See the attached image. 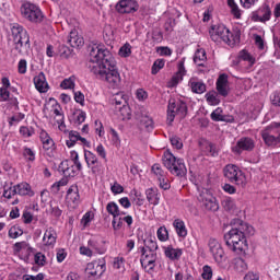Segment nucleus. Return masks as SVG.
Here are the masks:
<instances>
[{
  "label": "nucleus",
  "instance_id": "1",
  "mask_svg": "<svg viewBox=\"0 0 280 280\" xmlns=\"http://www.w3.org/2000/svg\"><path fill=\"white\" fill-rule=\"evenodd\" d=\"M90 71L96 75L98 80L107 82L110 89H119V84H121V75L115 67L113 55L106 46L102 44H94L91 46Z\"/></svg>",
  "mask_w": 280,
  "mask_h": 280
},
{
  "label": "nucleus",
  "instance_id": "2",
  "mask_svg": "<svg viewBox=\"0 0 280 280\" xmlns=\"http://www.w3.org/2000/svg\"><path fill=\"white\" fill-rule=\"evenodd\" d=\"M246 235H255V228L245 222L234 225L228 233L224 234V242L228 249L234 255L241 257L246 256L248 252V241Z\"/></svg>",
  "mask_w": 280,
  "mask_h": 280
},
{
  "label": "nucleus",
  "instance_id": "3",
  "mask_svg": "<svg viewBox=\"0 0 280 280\" xmlns=\"http://www.w3.org/2000/svg\"><path fill=\"white\" fill-rule=\"evenodd\" d=\"M210 38L213 43H225L229 47H235L240 43L242 33L240 30L230 31L224 25H213L210 31Z\"/></svg>",
  "mask_w": 280,
  "mask_h": 280
},
{
  "label": "nucleus",
  "instance_id": "4",
  "mask_svg": "<svg viewBox=\"0 0 280 280\" xmlns=\"http://www.w3.org/2000/svg\"><path fill=\"white\" fill-rule=\"evenodd\" d=\"M12 38L15 45V50L20 56L30 54V35L27 31L20 24H13L11 27Z\"/></svg>",
  "mask_w": 280,
  "mask_h": 280
},
{
  "label": "nucleus",
  "instance_id": "5",
  "mask_svg": "<svg viewBox=\"0 0 280 280\" xmlns=\"http://www.w3.org/2000/svg\"><path fill=\"white\" fill-rule=\"evenodd\" d=\"M163 164L174 176H185L187 174L185 161L183 159H176L170 151L164 152Z\"/></svg>",
  "mask_w": 280,
  "mask_h": 280
},
{
  "label": "nucleus",
  "instance_id": "6",
  "mask_svg": "<svg viewBox=\"0 0 280 280\" xmlns=\"http://www.w3.org/2000/svg\"><path fill=\"white\" fill-rule=\"evenodd\" d=\"M261 138L266 145L277 148L280 145V122H271L261 130Z\"/></svg>",
  "mask_w": 280,
  "mask_h": 280
},
{
  "label": "nucleus",
  "instance_id": "7",
  "mask_svg": "<svg viewBox=\"0 0 280 280\" xmlns=\"http://www.w3.org/2000/svg\"><path fill=\"white\" fill-rule=\"evenodd\" d=\"M187 116V104L183 101L170 100L166 121L172 125L176 117L178 119H185Z\"/></svg>",
  "mask_w": 280,
  "mask_h": 280
},
{
  "label": "nucleus",
  "instance_id": "8",
  "mask_svg": "<svg viewBox=\"0 0 280 280\" xmlns=\"http://www.w3.org/2000/svg\"><path fill=\"white\" fill-rule=\"evenodd\" d=\"M223 174L230 183L237 185L238 187H246V175L240 166L235 164H228L223 168Z\"/></svg>",
  "mask_w": 280,
  "mask_h": 280
},
{
  "label": "nucleus",
  "instance_id": "9",
  "mask_svg": "<svg viewBox=\"0 0 280 280\" xmlns=\"http://www.w3.org/2000/svg\"><path fill=\"white\" fill-rule=\"evenodd\" d=\"M20 10L22 16L31 23H43V20L45 19L40 8L32 2H24Z\"/></svg>",
  "mask_w": 280,
  "mask_h": 280
},
{
  "label": "nucleus",
  "instance_id": "10",
  "mask_svg": "<svg viewBox=\"0 0 280 280\" xmlns=\"http://www.w3.org/2000/svg\"><path fill=\"white\" fill-rule=\"evenodd\" d=\"M198 201L207 209L208 211H218L220 206L218 205V200L211 194V190L207 188H202L199 190Z\"/></svg>",
  "mask_w": 280,
  "mask_h": 280
},
{
  "label": "nucleus",
  "instance_id": "11",
  "mask_svg": "<svg viewBox=\"0 0 280 280\" xmlns=\"http://www.w3.org/2000/svg\"><path fill=\"white\" fill-rule=\"evenodd\" d=\"M156 252H148L145 247H141L140 264L145 272H154V268H156Z\"/></svg>",
  "mask_w": 280,
  "mask_h": 280
},
{
  "label": "nucleus",
  "instance_id": "12",
  "mask_svg": "<svg viewBox=\"0 0 280 280\" xmlns=\"http://www.w3.org/2000/svg\"><path fill=\"white\" fill-rule=\"evenodd\" d=\"M208 248L210 255H212L214 261L217 264H224L226 261V254L224 253V248L222 244L215 238H210L208 241Z\"/></svg>",
  "mask_w": 280,
  "mask_h": 280
},
{
  "label": "nucleus",
  "instance_id": "13",
  "mask_svg": "<svg viewBox=\"0 0 280 280\" xmlns=\"http://www.w3.org/2000/svg\"><path fill=\"white\" fill-rule=\"evenodd\" d=\"M89 279H100L106 272V264L102 261L89 262L85 268Z\"/></svg>",
  "mask_w": 280,
  "mask_h": 280
},
{
  "label": "nucleus",
  "instance_id": "14",
  "mask_svg": "<svg viewBox=\"0 0 280 280\" xmlns=\"http://www.w3.org/2000/svg\"><path fill=\"white\" fill-rule=\"evenodd\" d=\"M272 18V9L270 5L262 4L258 10L252 13V21L255 23H267Z\"/></svg>",
  "mask_w": 280,
  "mask_h": 280
},
{
  "label": "nucleus",
  "instance_id": "15",
  "mask_svg": "<svg viewBox=\"0 0 280 280\" xmlns=\"http://www.w3.org/2000/svg\"><path fill=\"white\" fill-rule=\"evenodd\" d=\"M255 149V140L253 138H241L237 142L236 145L232 148V152L234 154H242L243 152H250Z\"/></svg>",
  "mask_w": 280,
  "mask_h": 280
},
{
  "label": "nucleus",
  "instance_id": "16",
  "mask_svg": "<svg viewBox=\"0 0 280 280\" xmlns=\"http://www.w3.org/2000/svg\"><path fill=\"white\" fill-rule=\"evenodd\" d=\"M39 139L43 145V150L49 155L54 156V150H56V142L51 139V136L45 130L39 132Z\"/></svg>",
  "mask_w": 280,
  "mask_h": 280
},
{
  "label": "nucleus",
  "instance_id": "17",
  "mask_svg": "<svg viewBox=\"0 0 280 280\" xmlns=\"http://www.w3.org/2000/svg\"><path fill=\"white\" fill-rule=\"evenodd\" d=\"M84 159L88 167L92 170L93 174H102V164L97 160V155L91 151H84Z\"/></svg>",
  "mask_w": 280,
  "mask_h": 280
},
{
  "label": "nucleus",
  "instance_id": "18",
  "mask_svg": "<svg viewBox=\"0 0 280 280\" xmlns=\"http://www.w3.org/2000/svg\"><path fill=\"white\" fill-rule=\"evenodd\" d=\"M139 5L135 0H120L116 4V10L119 14H130L132 12H137Z\"/></svg>",
  "mask_w": 280,
  "mask_h": 280
},
{
  "label": "nucleus",
  "instance_id": "19",
  "mask_svg": "<svg viewBox=\"0 0 280 280\" xmlns=\"http://www.w3.org/2000/svg\"><path fill=\"white\" fill-rule=\"evenodd\" d=\"M66 200L68 205H72V207H78L80 205V189L78 186L72 185L69 187L66 195Z\"/></svg>",
  "mask_w": 280,
  "mask_h": 280
},
{
  "label": "nucleus",
  "instance_id": "20",
  "mask_svg": "<svg viewBox=\"0 0 280 280\" xmlns=\"http://www.w3.org/2000/svg\"><path fill=\"white\" fill-rule=\"evenodd\" d=\"M56 240H58V234L54 228L46 229L43 236V245L47 248H54L56 246Z\"/></svg>",
  "mask_w": 280,
  "mask_h": 280
},
{
  "label": "nucleus",
  "instance_id": "21",
  "mask_svg": "<svg viewBox=\"0 0 280 280\" xmlns=\"http://www.w3.org/2000/svg\"><path fill=\"white\" fill-rule=\"evenodd\" d=\"M35 89L39 93H47L49 91V83H47V78L45 77L44 72H39L34 79H33Z\"/></svg>",
  "mask_w": 280,
  "mask_h": 280
},
{
  "label": "nucleus",
  "instance_id": "22",
  "mask_svg": "<svg viewBox=\"0 0 280 280\" xmlns=\"http://www.w3.org/2000/svg\"><path fill=\"white\" fill-rule=\"evenodd\" d=\"M217 91L222 97L229 95V77L226 74H221L217 80Z\"/></svg>",
  "mask_w": 280,
  "mask_h": 280
},
{
  "label": "nucleus",
  "instance_id": "23",
  "mask_svg": "<svg viewBox=\"0 0 280 280\" xmlns=\"http://www.w3.org/2000/svg\"><path fill=\"white\" fill-rule=\"evenodd\" d=\"M164 255L171 261H178V259H180V257H183V249L174 248V246L168 245L167 247H164Z\"/></svg>",
  "mask_w": 280,
  "mask_h": 280
},
{
  "label": "nucleus",
  "instance_id": "24",
  "mask_svg": "<svg viewBox=\"0 0 280 280\" xmlns=\"http://www.w3.org/2000/svg\"><path fill=\"white\" fill-rule=\"evenodd\" d=\"M55 115V120L58 124V128L61 132L67 130V125H65V114H62L60 105L56 104L52 110Z\"/></svg>",
  "mask_w": 280,
  "mask_h": 280
},
{
  "label": "nucleus",
  "instance_id": "25",
  "mask_svg": "<svg viewBox=\"0 0 280 280\" xmlns=\"http://www.w3.org/2000/svg\"><path fill=\"white\" fill-rule=\"evenodd\" d=\"M88 246L94 255H104V253H106V247L104 246V244L95 238L89 240Z\"/></svg>",
  "mask_w": 280,
  "mask_h": 280
},
{
  "label": "nucleus",
  "instance_id": "26",
  "mask_svg": "<svg viewBox=\"0 0 280 280\" xmlns=\"http://www.w3.org/2000/svg\"><path fill=\"white\" fill-rule=\"evenodd\" d=\"M67 43L72 47H82L84 45V38L78 34V31L70 32Z\"/></svg>",
  "mask_w": 280,
  "mask_h": 280
},
{
  "label": "nucleus",
  "instance_id": "27",
  "mask_svg": "<svg viewBox=\"0 0 280 280\" xmlns=\"http://www.w3.org/2000/svg\"><path fill=\"white\" fill-rule=\"evenodd\" d=\"M145 196L148 202H150V205H153L154 207H156V205H159L161 200V194L159 192V188H148L145 190Z\"/></svg>",
  "mask_w": 280,
  "mask_h": 280
},
{
  "label": "nucleus",
  "instance_id": "28",
  "mask_svg": "<svg viewBox=\"0 0 280 280\" xmlns=\"http://www.w3.org/2000/svg\"><path fill=\"white\" fill-rule=\"evenodd\" d=\"M173 226L178 237H183V238L187 237V226L185 225V221L180 219H175L173 222Z\"/></svg>",
  "mask_w": 280,
  "mask_h": 280
},
{
  "label": "nucleus",
  "instance_id": "29",
  "mask_svg": "<svg viewBox=\"0 0 280 280\" xmlns=\"http://www.w3.org/2000/svg\"><path fill=\"white\" fill-rule=\"evenodd\" d=\"M15 189L18 191V196H34V191L32 190V186L27 183H20L15 185Z\"/></svg>",
  "mask_w": 280,
  "mask_h": 280
},
{
  "label": "nucleus",
  "instance_id": "30",
  "mask_svg": "<svg viewBox=\"0 0 280 280\" xmlns=\"http://www.w3.org/2000/svg\"><path fill=\"white\" fill-rule=\"evenodd\" d=\"M194 62L197 67H205V62H207V51L200 48L195 52Z\"/></svg>",
  "mask_w": 280,
  "mask_h": 280
},
{
  "label": "nucleus",
  "instance_id": "31",
  "mask_svg": "<svg viewBox=\"0 0 280 280\" xmlns=\"http://www.w3.org/2000/svg\"><path fill=\"white\" fill-rule=\"evenodd\" d=\"M222 207L225 211H230L231 213H235L237 211V206L235 205V199L231 197H226L222 201Z\"/></svg>",
  "mask_w": 280,
  "mask_h": 280
},
{
  "label": "nucleus",
  "instance_id": "32",
  "mask_svg": "<svg viewBox=\"0 0 280 280\" xmlns=\"http://www.w3.org/2000/svg\"><path fill=\"white\" fill-rule=\"evenodd\" d=\"M106 211L107 213L113 215V218H115V215H126V212H119V206H117L115 201H110L107 203Z\"/></svg>",
  "mask_w": 280,
  "mask_h": 280
},
{
  "label": "nucleus",
  "instance_id": "33",
  "mask_svg": "<svg viewBox=\"0 0 280 280\" xmlns=\"http://www.w3.org/2000/svg\"><path fill=\"white\" fill-rule=\"evenodd\" d=\"M206 100H207L208 104H210V106H218V104H220V96L218 95V92H215V91L208 92L206 94Z\"/></svg>",
  "mask_w": 280,
  "mask_h": 280
},
{
  "label": "nucleus",
  "instance_id": "34",
  "mask_svg": "<svg viewBox=\"0 0 280 280\" xmlns=\"http://www.w3.org/2000/svg\"><path fill=\"white\" fill-rule=\"evenodd\" d=\"M143 243L144 246L142 248H145L147 252L155 253L159 249V244H156V241L152 240L151 237L145 238Z\"/></svg>",
  "mask_w": 280,
  "mask_h": 280
},
{
  "label": "nucleus",
  "instance_id": "35",
  "mask_svg": "<svg viewBox=\"0 0 280 280\" xmlns=\"http://www.w3.org/2000/svg\"><path fill=\"white\" fill-rule=\"evenodd\" d=\"M192 93H197L201 95V93H205L207 91V85L200 81H192L190 83Z\"/></svg>",
  "mask_w": 280,
  "mask_h": 280
},
{
  "label": "nucleus",
  "instance_id": "36",
  "mask_svg": "<svg viewBox=\"0 0 280 280\" xmlns=\"http://www.w3.org/2000/svg\"><path fill=\"white\" fill-rule=\"evenodd\" d=\"M228 5L231 8V14H233L235 19H242V10H240L235 0H228Z\"/></svg>",
  "mask_w": 280,
  "mask_h": 280
},
{
  "label": "nucleus",
  "instance_id": "37",
  "mask_svg": "<svg viewBox=\"0 0 280 280\" xmlns=\"http://www.w3.org/2000/svg\"><path fill=\"white\" fill-rule=\"evenodd\" d=\"M16 185L14 186H4L3 188V198H7L8 200L14 198L16 196Z\"/></svg>",
  "mask_w": 280,
  "mask_h": 280
},
{
  "label": "nucleus",
  "instance_id": "38",
  "mask_svg": "<svg viewBox=\"0 0 280 280\" xmlns=\"http://www.w3.org/2000/svg\"><path fill=\"white\" fill-rule=\"evenodd\" d=\"M223 113L222 107H217L210 115L212 121H225Z\"/></svg>",
  "mask_w": 280,
  "mask_h": 280
},
{
  "label": "nucleus",
  "instance_id": "39",
  "mask_svg": "<svg viewBox=\"0 0 280 280\" xmlns=\"http://www.w3.org/2000/svg\"><path fill=\"white\" fill-rule=\"evenodd\" d=\"M240 60H244L245 62H248L249 67H253L255 65V57L248 54L246 50H241L238 54Z\"/></svg>",
  "mask_w": 280,
  "mask_h": 280
},
{
  "label": "nucleus",
  "instance_id": "40",
  "mask_svg": "<svg viewBox=\"0 0 280 280\" xmlns=\"http://www.w3.org/2000/svg\"><path fill=\"white\" fill-rule=\"evenodd\" d=\"M131 54H132V46L129 43H126L122 47H120L118 51V56H120V58H129Z\"/></svg>",
  "mask_w": 280,
  "mask_h": 280
},
{
  "label": "nucleus",
  "instance_id": "41",
  "mask_svg": "<svg viewBox=\"0 0 280 280\" xmlns=\"http://www.w3.org/2000/svg\"><path fill=\"white\" fill-rule=\"evenodd\" d=\"M60 88L61 89H75V77L72 75L70 78L65 79L61 83H60Z\"/></svg>",
  "mask_w": 280,
  "mask_h": 280
},
{
  "label": "nucleus",
  "instance_id": "42",
  "mask_svg": "<svg viewBox=\"0 0 280 280\" xmlns=\"http://www.w3.org/2000/svg\"><path fill=\"white\" fill-rule=\"evenodd\" d=\"M165 67V60L164 59H158L154 61L152 68H151V73L152 75H156Z\"/></svg>",
  "mask_w": 280,
  "mask_h": 280
},
{
  "label": "nucleus",
  "instance_id": "43",
  "mask_svg": "<svg viewBox=\"0 0 280 280\" xmlns=\"http://www.w3.org/2000/svg\"><path fill=\"white\" fill-rule=\"evenodd\" d=\"M21 235H23V231L19 225H13L9 230V237H11V240H16L18 237H21Z\"/></svg>",
  "mask_w": 280,
  "mask_h": 280
},
{
  "label": "nucleus",
  "instance_id": "44",
  "mask_svg": "<svg viewBox=\"0 0 280 280\" xmlns=\"http://www.w3.org/2000/svg\"><path fill=\"white\" fill-rule=\"evenodd\" d=\"M112 225L114 231H119L121 226H124V218H121V214L113 217Z\"/></svg>",
  "mask_w": 280,
  "mask_h": 280
},
{
  "label": "nucleus",
  "instance_id": "45",
  "mask_svg": "<svg viewBox=\"0 0 280 280\" xmlns=\"http://www.w3.org/2000/svg\"><path fill=\"white\" fill-rule=\"evenodd\" d=\"M75 124H84L86 121V113L82 109H78L73 113Z\"/></svg>",
  "mask_w": 280,
  "mask_h": 280
},
{
  "label": "nucleus",
  "instance_id": "46",
  "mask_svg": "<svg viewBox=\"0 0 280 280\" xmlns=\"http://www.w3.org/2000/svg\"><path fill=\"white\" fill-rule=\"evenodd\" d=\"M234 266H235V269L237 270V272H245V270H248V265L242 258H236Z\"/></svg>",
  "mask_w": 280,
  "mask_h": 280
},
{
  "label": "nucleus",
  "instance_id": "47",
  "mask_svg": "<svg viewBox=\"0 0 280 280\" xmlns=\"http://www.w3.org/2000/svg\"><path fill=\"white\" fill-rule=\"evenodd\" d=\"M122 119H130V107L128 105H121L116 107Z\"/></svg>",
  "mask_w": 280,
  "mask_h": 280
},
{
  "label": "nucleus",
  "instance_id": "48",
  "mask_svg": "<svg viewBox=\"0 0 280 280\" xmlns=\"http://www.w3.org/2000/svg\"><path fill=\"white\" fill-rule=\"evenodd\" d=\"M156 235L160 242H167V240L170 238V234L167 233V229L165 226L159 228Z\"/></svg>",
  "mask_w": 280,
  "mask_h": 280
},
{
  "label": "nucleus",
  "instance_id": "49",
  "mask_svg": "<svg viewBox=\"0 0 280 280\" xmlns=\"http://www.w3.org/2000/svg\"><path fill=\"white\" fill-rule=\"evenodd\" d=\"M202 279L205 280H211L213 279V269H211V266L205 265L202 267V273H201Z\"/></svg>",
  "mask_w": 280,
  "mask_h": 280
},
{
  "label": "nucleus",
  "instance_id": "50",
  "mask_svg": "<svg viewBox=\"0 0 280 280\" xmlns=\"http://www.w3.org/2000/svg\"><path fill=\"white\" fill-rule=\"evenodd\" d=\"M69 165H71L69 160H65L59 164L58 170L63 174V176H71V173H69Z\"/></svg>",
  "mask_w": 280,
  "mask_h": 280
},
{
  "label": "nucleus",
  "instance_id": "51",
  "mask_svg": "<svg viewBox=\"0 0 280 280\" xmlns=\"http://www.w3.org/2000/svg\"><path fill=\"white\" fill-rule=\"evenodd\" d=\"M114 102L116 104V108H119V106L126 105V98L122 92L116 93L114 96Z\"/></svg>",
  "mask_w": 280,
  "mask_h": 280
},
{
  "label": "nucleus",
  "instance_id": "52",
  "mask_svg": "<svg viewBox=\"0 0 280 280\" xmlns=\"http://www.w3.org/2000/svg\"><path fill=\"white\" fill-rule=\"evenodd\" d=\"M125 264H126V259H124V257H116L114 258L113 267L116 270H125Z\"/></svg>",
  "mask_w": 280,
  "mask_h": 280
},
{
  "label": "nucleus",
  "instance_id": "53",
  "mask_svg": "<svg viewBox=\"0 0 280 280\" xmlns=\"http://www.w3.org/2000/svg\"><path fill=\"white\" fill-rule=\"evenodd\" d=\"M25 119V114L23 113H18L13 115L11 118H9V125L14 126V124H19Z\"/></svg>",
  "mask_w": 280,
  "mask_h": 280
},
{
  "label": "nucleus",
  "instance_id": "54",
  "mask_svg": "<svg viewBox=\"0 0 280 280\" xmlns=\"http://www.w3.org/2000/svg\"><path fill=\"white\" fill-rule=\"evenodd\" d=\"M67 183L68 180L62 178L59 182L52 184L51 191H54V194H58V191H60V187H67Z\"/></svg>",
  "mask_w": 280,
  "mask_h": 280
},
{
  "label": "nucleus",
  "instance_id": "55",
  "mask_svg": "<svg viewBox=\"0 0 280 280\" xmlns=\"http://www.w3.org/2000/svg\"><path fill=\"white\" fill-rule=\"evenodd\" d=\"M23 156H25L27 161H36V153L31 148H24Z\"/></svg>",
  "mask_w": 280,
  "mask_h": 280
},
{
  "label": "nucleus",
  "instance_id": "56",
  "mask_svg": "<svg viewBox=\"0 0 280 280\" xmlns=\"http://www.w3.org/2000/svg\"><path fill=\"white\" fill-rule=\"evenodd\" d=\"M20 135H22V137H24L25 139H30V137L34 136V129L30 127H21Z\"/></svg>",
  "mask_w": 280,
  "mask_h": 280
},
{
  "label": "nucleus",
  "instance_id": "57",
  "mask_svg": "<svg viewBox=\"0 0 280 280\" xmlns=\"http://www.w3.org/2000/svg\"><path fill=\"white\" fill-rule=\"evenodd\" d=\"M152 172H153L154 176H156L158 179L165 176V172H163V168H161V164H154L152 166Z\"/></svg>",
  "mask_w": 280,
  "mask_h": 280
},
{
  "label": "nucleus",
  "instance_id": "58",
  "mask_svg": "<svg viewBox=\"0 0 280 280\" xmlns=\"http://www.w3.org/2000/svg\"><path fill=\"white\" fill-rule=\"evenodd\" d=\"M110 191L114 194V196H117L118 194H124V186H121L119 183L115 182L110 186Z\"/></svg>",
  "mask_w": 280,
  "mask_h": 280
},
{
  "label": "nucleus",
  "instance_id": "59",
  "mask_svg": "<svg viewBox=\"0 0 280 280\" xmlns=\"http://www.w3.org/2000/svg\"><path fill=\"white\" fill-rule=\"evenodd\" d=\"M170 141H171L173 148H176V150L183 149V141L180 140V138L173 136L170 138Z\"/></svg>",
  "mask_w": 280,
  "mask_h": 280
},
{
  "label": "nucleus",
  "instance_id": "60",
  "mask_svg": "<svg viewBox=\"0 0 280 280\" xmlns=\"http://www.w3.org/2000/svg\"><path fill=\"white\" fill-rule=\"evenodd\" d=\"M94 215H93V212L89 211L86 212L82 220H81V224H83V226H89L90 222H92Z\"/></svg>",
  "mask_w": 280,
  "mask_h": 280
},
{
  "label": "nucleus",
  "instance_id": "61",
  "mask_svg": "<svg viewBox=\"0 0 280 280\" xmlns=\"http://www.w3.org/2000/svg\"><path fill=\"white\" fill-rule=\"evenodd\" d=\"M159 183H160V187L161 189L167 190L170 189L171 185H170V179H167V177L162 176L160 178H158Z\"/></svg>",
  "mask_w": 280,
  "mask_h": 280
},
{
  "label": "nucleus",
  "instance_id": "62",
  "mask_svg": "<svg viewBox=\"0 0 280 280\" xmlns=\"http://www.w3.org/2000/svg\"><path fill=\"white\" fill-rule=\"evenodd\" d=\"M79 252H80V255H83L85 257H93V255H95L93 253V250H91V247H89V245L88 246H81L79 248Z\"/></svg>",
  "mask_w": 280,
  "mask_h": 280
},
{
  "label": "nucleus",
  "instance_id": "63",
  "mask_svg": "<svg viewBox=\"0 0 280 280\" xmlns=\"http://www.w3.org/2000/svg\"><path fill=\"white\" fill-rule=\"evenodd\" d=\"M271 104H273V106H279L280 108V92H275L271 95Z\"/></svg>",
  "mask_w": 280,
  "mask_h": 280
},
{
  "label": "nucleus",
  "instance_id": "64",
  "mask_svg": "<svg viewBox=\"0 0 280 280\" xmlns=\"http://www.w3.org/2000/svg\"><path fill=\"white\" fill-rule=\"evenodd\" d=\"M244 280H259V273H255L253 271H249L244 277Z\"/></svg>",
  "mask_w": 280,
  "mask_h": 280
}]
</instances>
